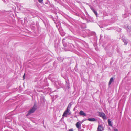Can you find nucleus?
Listing matches in <instances>:
<instances>
[{
	"instance_id": "nucleus-1",
	"label": "nucleus",
	"mask_w": 131,
	"mask_h": 131,
	"mask_svg": "<svg viewBox=\"0 0 131 131\" xmlns=\"http://www.w3.org/2000/svg\"><path fill=\"white\" fill-rule=\"evenodd\" d=\"M36 109V107L35 105H34L33 107L28 112L27 116H28L32 113H33Z\"/></svg>"
},
{
	"instance_id": "nucleus-2",
	"label": "nucleus",
	"mask_w": 131,
	"mask_h": 131,
	"mask_svg": "<svg viewBox=\"0 0 131 131\" xmlns=\"http://www.w3.org/2000/svg\"><path fill=\"white\" fill-rule=\"evenodd\" d=\"M99 116L102 117L104 120L107 119V117L105 114L103 113L100 112L99 113Z\"/></svg>"
},
{
	"instance_id": "nucleus-3",
	"label": "nucleus",
	"mask_w": 131,
	"mask_h": 131,
	"mask_svg": "<svg viewBox=\"0 0 131 131\" xmlns=\"http://www.w3.org/2000/svg\"><path fill=\"white\" fill-rule=\"evenodd\" d=\"M82 123V122L80 121L77 122V123L76 124V127L79 129V130L81 129V125Z\"/></svg>"
},
{
	"instance_id": "nucleus-4",
	"label": "nucleus",
	"mask_w": 131,
	"mask_h": 131,
	"mask_svg": "<svg viewBox=\"0 0 131 131\" xmlns=\"http://www.w3.org/2000/svg\"><path fill=\"white\" fill-rule=\"evenodd\" d=\"M70 111L69 108H68V107H67L66 110V111L64 112L62 116H67V115H69L70 114L69 113V112Z\"/></svg>"
},
{
	"instance_id": "nucleus-5",
	"label": "nucleus",
	"mask_w": 131,
	"mask_h": 131,
	"mask_svg": "<svg viewBox=\"0 0 131 131\" xmlns=\"http://www.w3.org/2000/svg\"><path fill=\"white\" fill-rule=\"evenodd\" d=\"M57 89H59L60 88L61 84L59 81L56 82L55 83Z\"/></svg>"
},
{
	"instance_id": "nucleus-6",
	"label": "nucleus",
	"mask_w": 131,
	"mask_h": 131,
	"mask_svg": "<svg viewBox=\"0 0 131 131\" xmlns=\"http://www.w3.org/2000/svg\"><path fill=\"white\" fill-rule=\"evenodd\" d=\"M60 25L61 23L59 22H58L56 24V26L57 28H58V30L59 31H60V30L61 29V28Z\"/></svg>"
},
{
	"instance_id": "nucleus-7",
	"label": "nucleus",
	"mask_w": 131,
	"mask_h": 131,
	"mask_svg": "<svg viewBox=\"0 0 131 131\" xmlns=\"http://www.w3.org/2000/svg\"><path fill=\"white\" fill-rule=\"evenodd\" d=\"M104 129L102 125H99L97 128L98 131H102L104 130Z\"/></svg>"
},
{
	"instance_id": "nucleus-8",
	"label": "nucleus",
	"mask_w": 131,
	"mask_h": 131,
	"mask_svg": "<svg viewBox=\"0 0 131 131\" xmlns=\"http://www.w3.org/2000/svg\"><path fill=\"white\" fill-rule=\"evenodd\" d=\"M79 114L80 115L86 116V114L82 110H81L79 112Z\"/></svg>"
},
{
	"instance_id": "nucleus-9",
	"label": "nucleus",
	"mask_w": 131,
	"mask_h": 131,
	"mask_svg": "<svg viewBox=\"0 0 131 131\" xmlns=\"http://www.w3.org/2000/svg\"><path fill=\"white\" fill-rule=\"evenodd\" d=\"M88 120L90 121H96V120L94 118H89L88 119Z\"/></svg>"
},
{
	"instance_id": "nucleus-10",
	"label": "nucleus",
	"mask_w": 131,
	"mask_h": 131,
	"mask_svg": "<svg viewBox=\"0 0 131 131\" xmlns=\"http://www.w3.org/2000/svg\"><path fill=\"white\" fill-rule=\"evenodd\" d=\"M60 32V33L62 36H64L65 35V33L64 32H63V31H62L61 29L60 30V31H59Z\"/></svg>"
},
{
	"instance_id": "nucleus-11",
	"label": "nucleus",
	"mask_w": 131,
	"mask_h": 131,
	"mask_svg": "<svg viewBox=\"0 0 131 131\" xmlns=\"http://www.w3.org/2000/svg\"><path fill=\"white\" fill-rule=\"evenodd\" d=\"M113 77H112L110 78V80L109 83V85H110L111 84L112 82H113Z\"/></svg>"
},
{
	"instance_id": "nucleus-12",
	"label": "nucleus",
	"mask_w": 131,
	"mask_h": 131,
	"mask_svg": "<svg viewBox=\"0 0 131 131\" xmlns=\"http://www.w3.org/2000/svg\"><path fill=\"white\" fill-rule=\"evenodd\" d=\"M108 123L109 126H112V124L111 123V122L109 119H108Z\"/></svg>"
},
{
	"instance_id": "nucleus-13",
	"label": "nucleus",
	"mask_w": 131,
	"mask_h": 131,
	"mask_svg": "<svg viewBox=\"0 0 131 131\" xmlns=\"http://www.w3.org/2000/svg\"><path fill=\"white\" fill-rule=\"evenodd\" d=\"M93 12L94 13V14L96 15V17H97L98 14L97 12L95 10H94V11H93Z\"/></svg>"
},
{
	"instance_id": "nucleus-14",
	"label": "nucleus",
	"mask_w": 131,
	"mask_h": 131,
	"mask_svg": "<svg viewBox=\"0 0 131 131\" xmlns=\"http://www.w3.org/2000/svg\"><path fill=\"white\" fill-rule=\"evenodd\" d=\"M123 41L126 44V45L127 44V42L126 40H125V39H123Z\"/></svg>"
},
{
	"instance_id": "nucleus-15",
	"label": "nucleus",
	"mask_w": 131,
	"mask_h": 131,
	"mask_svg": "<svg viewBox=\"0 0 131 131\" xmlns=\"http://www.w3.org/2000/svg\"><path fill=\"white\" fill-rule=\"evenodd\" d=\"M39 2L41 3H43V0H38Z\"/></svg>"
},
{
	"instance_id": "nucleus-16",
	"label": "nucleus",
	"mask_w": 131,
	"mask_h": 131,
	"mask_svg": "<svg viewBox=\"0 0 131 131\" xmlns=\"http://www.w3.org/2000/svg\"><path fill=\"white\" fill-rule=\"evenodd\" d=\"M65 39H63V40H62V42H63V45L64 46H66V45H64V40H65Z\"/></svg>"
},
{
	"instance_id": "nucleus-17",
	"label": "nucleus",
	"mask_w": 131,
	"mask_h": 131,
	"mask_svg": "<svg viewBox=\"0 0 131 131\" xmlns=\"http://www.w3.org/2000/svg\"><path fill=\"white\" fill-rule=\"evenodd\" d=\"M91 10L93 11H94L95 10L94 9V8H93V7H91Z\"/></svg>"
},
{
	"instance_id": "nucleus-18",
	"label": "nucleus",
	"mask_w": 131,
	"mask_h": 131,
	"mask_svg": "<svg viewBox=\"0 0 131 131\" xmlns=\"http://www.w3.org/2000/svg\"><path fill=\"white\" fill-rule=\"evenodd\" d=\"M71 103H70L68 105V108H69V107H71Z\"/></svg>"
},
{
	"instance_id": "nucleus-19",
	"label": "nucleus",
	"mask_w": 131,
	"mask_h": 131,
	"mask_svg": "<svg viewBox=\"0 0 131 131\" xmlns=\"http://www.w3.org/2000/svg\"><path fill=\"white\" fill-rule=\"evenodd\" d=\"M69 131H73L72 129H70L69 130Z\"/></svg>"
},
{
	"instance_id": "nucleus-20",
	"label": "nucleus",
	"mask_w": 131,
	"mask_h": 131,
	"mask_svg": "<svg viewBox=\"0 0 131 131\" xmlns=\"http://www.w3.org/2000/svg\"><path fill=\"white\" fill-rule=\"evenodd\" d=\"M67 87L68 89H69L70 88V86L69 84H68L67 85Z\"/></svg>"
},
{
	"instance_id": "nucleus-21",
	"label": "nucleus",
	"mask_w": 131,
	"mask_h": 131,
	"mask_svg": "<svg viewBox=\"0 0 131 131\" xmlns=\"http://www.w3.org/2000/svg\"><path fill=\"white\" fill-rule=\"evenodd\" d=\"M25 74L23 76V79H25Z\"/></svg>"
},
{
	"instance_id": "nucleus-22",
	"label": "nucleus",
	"mask_w": 131,
	"mask_h": 131,
	"mask_svg": "<svg viewBox=\"0 0 131 131\" xmlns=\"http://www.w3.org/2000/svg\"><path fill=\"white\" fill-rule=\"evenodd\" d=\"M114 131H118V130L117 129H114Z\"/></svg>"
},
{
	"instance_id": "nucleus-23",
	"label": "nucleus",
	"mask_w": 131,
	"mask_h": 131,
	"mask_svg": "<svg viewBox=\"0 0 131 131\" xmlns=\"http://www.w3.org/2000/svg\"><path fill=\"white\" fill-rule=\"evenodd\" d=\"M79 131H84V130L83 129H82L81 130H79Z\"/></svg>"
},
{
	"instance_id": "nucleus-24",
	"label": "nucleus",
	"mask_w": 131,
	"mask_h": 131,
	"mask_svg": "<svg viewBox=\"0 0 131 131\" xmlns=\"http://www.w3.org/2000/svg\"><path fill=\"white\" fill-rule=\"evenodd\" d=\"M2 0L4 2H5V0Z\"/></svg>"
},
{
	"instance_id": "nucleus-25",
	"label": "nucleus",
	"mask_w": 131,
	"mask_h": 131,
	"mask_svg": "<svg viewBox=\"0 0 131 131\" xmlns=\"http://www.w3.org/2000/svg\"><path fill=\"white\" fill-rule=\"evenodd\" d=\"M84 25L85 26V24H84ZM85 27H86V26H85Z\"/></svg>"
},
{
	"instance_id": "nucleus-26",
	"label": "nucleus",
	"mask_w": 131,
	"mask_h": 131,
	"mask_svg": "<svg viewBox=\"0 0 131 131\" xmlns=\"http://www.w3.org/2000/svg\"><path fill=\"white\" fill-rule=\"evenodd\" d=\"M66 83H67V81H66Z\"/></svg>"
}]
</instances>
